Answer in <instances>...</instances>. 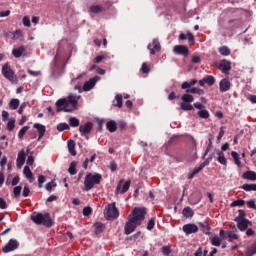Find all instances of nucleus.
I'll return each instance as SVG.
<instances>
[{
  "mask_svg": "<svg viewBox=\"0 0 256 256\" xmlns=\"http://www.w3.org/2000/svg\"><path fill=\"white\" fill-rule=\"evenodd\" d=\"M179 39L182 40V41L188 40V42L191 45H195V36L191 32H188L187 34L181 33L179 35Z\"/></svg>",
  "mask_w": 256,
  "mask_h": 256,
  "instance_id": "19",
  "label": "nucleus"
},
{
  "mask_svg": "<svg viewBox=\"0 0 256 256\" xmlns=\"http://www.w3.org/2000/svg\"><path fill=\"white\" fill-rule=\"evenodd\" d=\"M106 127L110 133H115L117 131V122L110 120L106 123Z\"/></svg>",
  "mask_w": 256,
  "mask_h": 256,
  "instance_id": "24",
  "label": "nucleus"
},
{
  "mask_svg": "<svg viewBox=\"0 0 256 256\" xmlns=\"http://www.w3.org/2000/svg\"><path fill=\"white\" fill-rule=\"evenodd\" d=\"M218 68L220 71H223V73H229V71H231V62L222 60L220 61Z\"/></svg>",
  "mask_w": 256,
  "mask_h": 256,
  "instance_id": "20",
  "label": "nucleus"
},
{
  "mask_svg": "<svg viewBox=\"0 0 256 256\" xmlns=\"http://www.w3.org/2000/svg\"><path fill=\"white\" fill-rule=\"evenodd\" d=\"M162 252L164 255H169V253H171V248L169 246H164Z\"/></svg>",
  "mask_w": 256,
  "mask_h": 256,
  "instance_id": "59",
  "label": "nucleus"
},
{
  "mask_svg": "<svg viewBox=\"0 0 256 256\" xmlns=\"http://www.w3.org/2000/svg\"><path fill=\"white\" fill-rule=\"evenodd\" d=\"M101 179H103V177L99 173H88L84 180L85 191H91L95 185L101 183Z\"/></svg>",
  "mask_w": 256,
  "mask_h": 256,
  "instance_id": "5",
  "label": "nucleus"
},
{
  "mask_svg": "<svg viewBox=\"0 0 256 256\" xmlns=\"http://www.w3.org/2000/svg\"><path fill=\"white\" fill-rule=\"evenodd\" d=\"M242 189H244V191H256V184H244Z\"/></svg>",
  "mask_w": 256,
  "mask_h": 256,
  "instance_id": "42",
  "label": "nucleus"
},
{
  "mask_svg": "<svg viewBox=\"0 0 256 256\" xmlns=\"http://www.w3.org/2000/svg\"><path fill=\"white\" fill-rule=\"evenodd\" d=\"M148 49L151 55H155V53H159L161 51V43H159V40L154 39L152 44L148 45Z\"/></svg>",
  "mask_w": 256,
  "mask_h": 256,
  "instance_id": "12",
  "label": "nucleus"
},
{
  "mask_svg": "<svg viewBox=\"0 0 256 256\" xmlns=\"http://www.w3.org/2000/svg\"><path fill=\"white\" fill-rule=\"evenodd\" d=\"M43 183H45V176L40 175L38 177V187H39V189H41V187H43Z\"/></svg>",
  "mask_w": 256,
  "mask_h": 256,
  "instance_id": "54",
  "label": "nucleus"
},
{
  "mask_svg": "<svg viewBox=\"0 0 256 256\" xmlns=\"http://www.w3.org/2000/svg\"><path fill=\"white\" fill-rule=\"evenodd\" d=\"M242 177L243 179H246L248 181H256V172L252 170H248L243 173Z\"/></svg>",
  "mask_w": 256,
  "mask_h": 256,
  "instance_id": "23",
  "label": "nucleus"
},
{
  "mask_svg": "<svg viewBox=\"0 0 256 256\" xmlns=\"http://www.w3.org/2000/svg\"><path fill=\"white\" fill-rule=\"evenodd\" d=\"M182 215L187 219H189L190 217H193L194 215L193 209H191V207H185L182 211Z\"/></svg>",
  "mask_w": 256,
  "mask_h": 256,
  "instance_id": "33",
  "label": "nucleus"
},
{
  "mask_svg": "<svg viewBox=\"0 0 256 256\" xmlns=\"http://www.w3.org/2000/svg\"><path fill=\"white\" fill-rule=\"evenodd\" d=\"M81 96L70 94L67 98L57 100L56 109L57 111H64L65 113H71L77 109V105Z\"/></svg>",
  "mask_w": 256,
  "mask_h": 256,
  "instance_id": "3",
  "label": "nucleus"
},
{
  "mask_svg": "<svg viewBox=\"0 0 256 256\" xmlns=\"http://www.w3.org/2000/svg\"><path fill=\"white\" fill-rule=\"evenodd\" d=\"M6 129L8 131H13V129H15V119L14 118H11L8 123H7V126H6Z\"/></svg>",
  "mask_w": 256,
  "mask_h": 256,
  "instance_id": "44",
  "label": "nucleus"
},
{
  "mask_svg": "<svg viewBox=\"0 0 256 256\" xmlns=\"http://www.w3.org/2000/svg\"><path fill=\"white\" fill-rule=\"evenodd\" d=\"M147 210L145 208H134L132 213L128 217V221L125 224V233L126 235H131L143 221H145V215Z\"/></svg>",
  "mask_w": 256,
  "mask_h": 256,
  "instance_id": "1",
  "label": "nucleus"
},
{
  "mask_svg": "<svg viewBox=\"0 0 256 256\" xmlns=\"http://www.w3.org/2000/svg\"><path fill=\"white\" fill-rule=\"evenodd\" d=\"M220 91L221 93H227L229 89H231V81H229V78H224L219 83Z\"/></svg>",
  "mask_w": 256,
  "mask_h": 256,
  "instance_id": "16",
  "label": "nucleus"
},
{
  "mask_svg": "<svg viewBox=\"0 0 256 256\" xmlns=\"http://www.w3.org/2000/svg\"><path fill=\"white\" fill-rule=\"evenodd\" d=\"M91 212H92L91 207H85V208L83 209V215H84V217H88V215H91Z\"/></svg>",
  "mask_w": 256,
  "mask_h": 256,
  "instance_id": "56",
  "label": "nucleus"
},
{
  "mask_svg": "<svg viewBox=\"0 0 256 256\" xmlns=\"http://www.w3.org/2000/svg\"><path fill=\"white\" fill-rule=\"evenodd\" d=\"M246 203H247V206L249 207V209H256V205H255L254 200H249Z\"/></svg>",
  "mask_w": 256,
  "mask_h": 256,
  "instance_id": "58",
  "label": "nucleus"
},
{
  "mask_svg": "<svg viewBox=\"0 0 256 256\" xmlns=\"http://www.w3.org/2000/svg\"><path fill=\"white\" fill-rule=\"evenodd\" d=\"M23 53H25V46H20L19 48H14L12 50V54L14 55V57H16V59L21 57Z\"/></svg>",
  "mask_w": 256,
  "mask_h": 256,
  "instance_id": "27",
  "label": "nucleus"
},
{
  "mask_svg": "<svg viewBox=\"0 0 256 256\" xmlns=\"http://www.w3.org/2000/svg\"><path fill=\"white\" fill-rule=\"evenodd\" d=\"M200 87H205V85H208V87H213L215 85V77L212 75L205 76L201 80H199Z\"/></svg>",
  "mask_w": 256,
  "mask_h": 256,
  "instance_id": "11",
  "label": "nucleus"
},
{
  "mask_svg": "<svg viewBox=\"0 0 256 256\" xmlns=\"http://www.w3.org/2000/svg\"><path fill=\"white\" fill-rule=\"evenodd\" d=\"M91 13H102L103 11V6L101 5H92L89 8Z\"/></svg>",
  "mask_w": 256,
  "mask_h": 256,
  "instance_id": "37",
  "label": "nucleus"
},
{
  "mask_svg": "<svg viewBox=\"0 0 256 256\" xmlns=\"http://www.w3.org/2000/svg\"><path fill=\"white\" fill-rule=\"evenodd\" d=\"M256 253V245L246 251V256H253Z\"/></svg>",
  "mask_w": 256,
  "mask_h": 256,
  "instance_id": "52",
  "label": "nucleus"
},
{
  "mask_svg": "<svg viewBox=\"0 0 256 256\" xmlns=\"http://www.w3.org/2000/svg\"><path fill=\"white\" fill-rule=\"evenodd\" d=\"M129 187H131V181L120 180L116 187V193L123 195L129 191Z\"/></svg>",
  "mask_w": 256,
  "mask_h": 256,
  "instance_id": "8",
  "label": "nucleus"
},
{
  "mask_svg": "<svg viewBox=\"0 0 256 256\" xmlns=\"http://www.w3.org/2000/svg\"><path fill=\"white\" fill-rule=\"evenodd\" d=\"M68 151H69L70 155H72L73 157H75V155H77V151L75 150V141H73V140L68 141Z\"/></svg>",
  "mask_w": 256,
  "mask_h": 256,
  "instance_id": "28",
  "label": "nucleus"
},
{
  "mask_svg": "<svg viewBox=\"0 0 256 256\" xmlns=\"http://www.w3.org/2000/svg\"><path fill=\"white\" fill-rule=\"evenodd\" d=\"M113 105L114 107H119V108L123 107V95L117 94L113 101Z\"/></svg>",
  "mask_w": 256,
  "mask_h": 256,
  "instance_id": "26",
  "label": "nucleus"
},
{
  "mask_svg": "<svg viewBox=\"0 0 256 256\" xmlns=\"http://www.w3.org/2000/svg\"><path fill=\"white\" fill-rule=\"evenodd\" d=\"M13 39H15L16 41L19 39H23V31L16 30L15 32H13Z\"/></svg>",
  "mask_w": 256,
  "mask_h": 256,
  "instance_id": "45",
  "label": "nucleus"
},
{
  "mask_svg": "<svg viewBox=\"0 0 256 256\" xmlns=\"http://www.w3.org/2000/svg\"><path fill=\"white\" fill-rule=\"evenodd\" d=\"M200 227H204V233H209L211 228L208 226V224L204 225L203 223H199Z\"/></svg>",
  "mask_w": 256,
  "mask_h": 256,
  "instance_id": "63",
  "label": "nucleus"
},
{
  "mask_svg": "<svg viewBox=\"0 0 256 256\" xmlns=\"http://www.w3.org/2000/svg\"><path fill=\"white\" fill-rule=\"evenodd\" d=\"M9 119V112L3 110L2 111V121H7Z\"/></svg>",
  "mask_w": 256,
  "mask_h": 256,
  "instance_id": "60",
  "label": "nucleus"
},
{
  "mask_svg": "<svg viewBox=\"0 0 256 256\" xmlns=\"http://www.w3.org/2000/svg\"><path fill=\"white\" fill-rule=\"evenodd\" d=\"M29 193H31L29 186H24L23 191H22L23 197H29Z\"/></svg>",
  "mask_w": 256,
  "mask_h": 256,
  "instance_id": "55",
  "label": "nucleus"
},
{
  "mask_svg": "<svg viewBox=\"0 0 256 256\" xmlns=\"http://www.w3.org/2000/svg\"><path fill=\"white\" fill-rule=\"evenodd\" d=\"M192 94L196 95H205V91L201 88L192 87L186 90V93L181 96L180 109L182 111H193V101H195V97Z\"/></svg>",
  "mask_w": 256,
  "mask_h": 256,
  "instance_id": "2",
  "label": "nucleus"
},
{
  "mask_svg": "<svg viewBox=\"0 0 256 256\" xmlns=\"http://www.w3.org/2000/svg\"><path fill=\"white\" fill-rule=\"evenodd\" d=\"M236 223H237V227H238L239 231H247L248 227H251V225H253V223H251V221H249V219L236 220Z\"/></svg>",
  "mask_w": 256,
  "mask_h": 256,
  "instance_id": "15",
  "label": "nucleus"
},
{
  "mask_svg": "<svg viewBox=\"0 0 256 256\" xmlns=\"http://www.w3.org/2000/svg\"><path fill=\"white\" fill-rule=\"evenodd\" d=\"M5 165H7V157H3L0 161V166L2 169H5Z\"/></svg>",
  "mask_w": 256,
  "mask_h": 256,
  "instance_id": "61",
  "label": "nucleus"
},
{
  "mask_svg": "<svg viewBox=\"0 0 256 256\" xmlns=\"http://www.w3.org/2000/svg\"><path fill=\"white\" fill-rule=\"evenodd\" d=\"M210 241L214 247H219L221 245V241H223V238L219 236H213L210 238Z\"/></svg>",
  "mask_w": 256,
  "mask_h": 256,
  "instance_id": "35",
  "label": "nucleus"
},
{
  "mask_svg": "<svg viewBox=\"0 0 256 256\" xmlns=\"http://www.w3.org/2000/svg\"><path fill=\"white\" fill-rule=\"evenodd\" d=\"M101 78L99 76H95L94 78L90 79L89 81L85 82L83 89L84 91H91L94 85L97 84Z\"/></svg>",
  "mask_w": 256,
  "mask_h": 256,
  "instance_id": "18",
  "label": "nucleus"
},
{
  "mask_svg": "<svg viewBox=\"0 0 256 256\" xmlns=\"http://www.w3.org/2000/svg\"><path fill=\"white\" fill-rule=\"evenodd\" d=\"M182 229L186 235H191L192 233H197L199 231V227L195 224H185Z\"/></svg>",
  "mask_w": 256,
  "mask_h": 256,
  "instance_id": "17",
  "label": "nucleus"
},
{
  "mask_svg": "<svg viewBox=\"0 0 256 256\" xmlns=\"http://www.w3.org/2000/svg\"><path fill=\"white\" fill-rule=\"evenodd\" d=\"M9 108L12 111H15L16 109H18L19 108V99H17V98L11 99L9 102Z\"/></svg>",
  "mask_w": 256,
  "mask_h": 256,
  "instance_id": "31",
  "label": "nucleus"
},
{
  "mask_svg": "<svg viewBox=\"0 0 256 256\" xmlns=\"http://www.w3.org/2000/svg\"><path fill=\"white\" fill-rule=\"evenodd\" d=\"M23 190V188L21 186H16L13 189V195L14 197L17 199L19 197H21V191Z\"/></svg>",
  "mask_w": 256,
  "mask_h": 256,
  "instance_id": "41",
  "label": "nucleus"
},
{
  "mask_svg": "<svg viewBox=\"0 0 256 256\" xmlns=\"http://www.w3.org/2000/svg\"><path fill=\"white\" fill-rule=\"evenodd\" d=\"M34 129H37V131L39 133L38 141H41V139H43V137L45 135V131H47V129L45 128V125L35 123L34 124Z\"/></svg>",
  "mask_w": 256,
  "mask_h": 256,
  "instance_id": "21",
  "label": "nucleus"
},
{
  "mask_svg": "<svg viewBox=\"0 0 256 256\" xmlns=\"http://www.w3.org/2000/svg\"><path fill=\"white\" fill-rule=\"evenodd\" d=\"M31 220L33 223H36V225H44V227H52L53 226V220L51 219V215L49 213H38L33 212L31 214Z\"/></svg>",
  "mask_w": 256,
  "mask_h": 256,
  "instance_id": "4",
  "label": "nucleus"
},
{
  "mask_svg": "<svg viewBox=\"0 0 256 256\" xmlns=\"http://www.w3.org/2000/svg\"><path fill=\"white\" fill-rule=\"evenodd\" d=\"M173 53L187 57L189 55V48L186 45H176L173 47Z\"/></svg>",
  "mask_w": 256,
  "mask_h": 256,
  "instance_id": "10",
  "label": "nucleus"
},
{
  "mask_svg": "<svg viewBox=\"0 0 256 256\" xmlns=\"http://www.w3.org/2000/svg\"><path fill=\"white\" fill-rule=\"evenodd\" d=\"M198 115L201 119H209V111L205 109L199 110Z\"/></svg>",
  "mask_w": 256,
  "mask_h": 256,
  "instance_id": "39",
  "label": "nucleus"
},
{
  "mask_svg": "<svg viewBox=\"0 0 256 256\" xmlns=\"http://www.w3.org/2000/svg\"><path fill=\"white\" fill-rule=\"evenodd\" d=\"M104 217L108 219V221L117 219L119 217V210L117 209V206L115 205V202L112 204H109L105 209H104Z\"/></svg>",
  "mask_w": 256,
  "mask_h": 256,
  "instance_id": "6",
  "label": "nucleus"
},
{
  "mask_svg": "<svg viewBox=\"0 0 256 256\" xmlns=\"http://www.w3.org/2000/svg\"><path fill=\"white\" fill-rule=\"evenodd\" d=\"M239 239V236L233 232H228V241L231 243Z\"/></svg>",
  "mask_w": 256,
  "mask_h": 256,
  "instance_id": "47",
  "label": "nucleus"
},
{
  "mask_svg": "<svg viewBox=\"0 0 256 256\" xmlns=\"http://www.w3.org/2000/svg\"><path fill=\"white\" fill-rule=\"evenodd\" d=\"M26 157H27V154L25 153V150H21L18 153L17 160H16V167H18V169H21L23 165H25Z\"/></svg>",
  "mask_w": 256,
  "mask_h": 256,
  "instance_id": "14",
  "label": "nucleus"
},
{
  "mask_svg": "<svg viewBox=\"0 0 256 256\" xmlns=\"http://www.w3.org/2000/svg\"><path fill=\"white\" fill-rule=\"evenodd\" d=\"M15 249H19V241L16 239H10L8 243L3 247V253H11V251H15Z\"/></svg>",
  "mask_w": 256,
  "mask_h": 256,
  "instance_id": "9",
  "label": "nucleus"
},
{
  "mask_svg": "<svg viewBox=\"0 0 256 256\" xmlns=\"http://www.w3.org/2000/svg\"><path fill=\"white\" fill-rule=\"evenodd\" d=\"M141 71L142 73H149V71H151V68L149 67V65H147V63L144 62L142 64Z\"/></svg>",
  "mask_w": 256,
  "mask_h": 256,
  "instance_id": "53",
  "label": "nucleus"
},
{
  "mask_svg": "<svg viewBox=\"0 0 256 256\" xmlns=\"http://www.w3.org/2000/svg\"><path fill=\"white\" fill-rule=\"evenodd\" d=\"M110 170L112 172L117 171V163H115L114 161L110 163Z\"/></svg>",
  "mask_w": 256,
  "mask_h": 256,
  "instance_id": "64",
  "label": "nucleus"
},
{
  "mask_svg": "<svg viewBox=\"0 0 256 256\" xmlns=\"http://www.w3.org/2000/svg\"><path fill=\"white\" fill-rule=\"evenodd\" d=\"M192 63H201V57L194 55L191 59Z\"/></svg>",
  "mask_w": 256,
  "mask_h": 256,
  "instance_id": "62",
  "label": "nucleus"
},
{
  "mask_svg": "<svg viewBox=\"0 0 256 256\" xmlns=\"http://www.w3.org/2000/svg\"><path fill=\"white\" fill-rule=\"evenodd\" d=\"M243 205H245V201L241 199L235 200L230 204L231 207H243Z\"/></svg>",
  "mask_w": 256,
  "mask_h": 256,
  "instance_id": "43",
  "label": "nucleus"
},
{
  "mask_svg": "<svg viewBox=\"0 0 256 256\" xmlns=\"http://www.w3.org/2000/svg\"><path fill=\"white\" fill-rule=\"evenodd\" d=\"M68 172L70 173V175H77V162L76 161L71 162Z\"/></svg>",
  "mask_w": 256,
  "mask_h": 256,
  "instance_id": "36",
  "label": "nucleus"
},
{
  "mask_svg": "<svg viewBox=\"0 0 256 256\" xmlns=\"http://www.w3.org/2000/svg\"><path fill=\"white\" fill-rule=\"evenodd\" d=\"M245 218V212L243 210L238 211V216L234 219V221H243L246 220Z\"/></svg>",
  "mask_w": 256,
  "mask_h": 256,
  "instance_id": "46",
  "label": "nucleus"
},
{
  "mask_svg": "<svg viewBox=\"0 0 256 256\" xmlns=\"http://www.w3.org/2000/svg\"><path fill=\"white\" fill-rule=\"evenodd\" d=\"M57 129L59 131H65V130L69 129V124H67V123H60V124L57 125Z\"/></svg>",
  "mask_w": 256,
  "mask_h": 256,
  "instance_id": "49",
  "label": "nucleus"
},
{
  "mask_svg": "<svg viewBox=\"0 0 256 256\" xmlns=\"http://www.w3.org/2000/svg\"><path fill=\"white\" fill-rule=\"evenodd\" d=\"M27 131H29V126L22 127L18 133V139H23V137H25V133H27Z\"/></svg>",
  "mask_w": 256,
  "mask_h": 256,
  "instance_id": "40",
  "label": "nucleus"
},
{
  "mask_svg": "<svg viewBox=\"0 0 256 256\" xmlns=\"http://www.w3.org/2000/svg\"><path fill=\"white\" fill-rule=\"evenodd\" d=\"M155 227V218H151L147 224L148 231H152V229Z\"/></svg>",
  "mask_w": 256,
  "mask_h": 256,
  "instance_id": "51",
  "label": "nucleus"
},
{
  "mask_svg": "<svg viewBox=\"0 0 256 256\" xmlns=\"http://www.w3.org/2000/svg\"><path fill=\"white\" fill-rule=\"evenodd\" d=\"M92 129H93V123L91 122H87L79 127V131L82 137H85V135H89Z\"/></svg>",
  "mask_w": 256,
  "mask_h": 256,
  "instance_id": "13",
  "label": "nucleus"
},
{
  "mask_svg": "<svg viewBox=\"0 0 256 256\" xmlns=\"http://www.w3.org/2000/svg\"><path fill=\"white\" fill-rule=\"evenodd\" d=\"M79 119H77L76 117H70L69 119V125L70 127H79Z\"/></svg>",
  "mask_w": 256,
  "mask_h": 256,
  "instance_id": "38",
  "label": "nucleus"
},
{
  "mask_svg": "<svg viewBox=\"0 0 256 256\" xmlns=\"http://www.w3.org/2000/svg\"><path fill=\"white\" fill-rule=\"evenodd\" d=\"M94 229H95L96 235H101V233H103V231H105V225L103 223L96 222L94 224Z\"/></svg>",
  "mask_w": 256,
  "mask_h": 256,
  "instance_id": "25",
  "label": "nucleus"
},
{
  "mask_svg": "<svg viewBox=\"0 0 256 256\" xmlns=\"http://www.w3.org/2000/svg\"><path fill=\"white\" fill-rule=\"evenodd\" d=\"M231 155L235 165H237V167H241V158L239 157V153L232 151Z\"/></svg>",
  "mask_w": 256,
  "mask_h": 256,
  "instance_id": "34",
  "label": "nucleus"
},
{
  "mask_svg": "<svg viewBox=\"0 0 256 256\" xmlns=\"http://www.w3.org/2000/svg\"><path fill=\"white\" fill-rule=\"evenodd\" d=\"M220 55H223V57H229L231 55V50L227 46H222L218 49Z\"/></svg>",
  "mask_w": 256,
  "mask_h": 256,
  "instance_id": "30",
  "label": "nucleus"
},
{
  "mask_svg": "<svg viewBox=\"0 0 256 256\" xmlns=\"http://www.w3.org/2000/svg\"><path fill=\"white\" fill-rule=\"evenodd\" d=\"M2 75L3 77H5V79L10 81V83H17V78L15 77V71L11 69V66L9 65V63H6L3 65Z\"/></svg>",
  "mask_w": 256,
  "mask_h": 256,
  "instance_id": "7",
  "label": "nucleus"
},
{
  "mask_svg": "<svg viewBox=\"0 0 256 256\" xmlns=\"http://www.w3.org/2000/svg\"><path fill=\"white\" fill-rule=\"evenodd\" d=\"M53 187H57V182H55V180H52L46 184V191H51Z\"/></svg>",
  "mask_w": 256,
  "mask_h": 256,
  "instance_id": "48",
  "label": "nucleus"
},
{
  "mask_svg": "<svg viewBox=\"0 0 256 256\" xmlns=\"http://www.w3.org/2000/svg\"><path fill=\"white\" fill-rule=\"evenodd\" d=\"M197 83V79H192L190 80V82H183L181 85V89H191V87H193V85H195Z\"/></svg>",
  "mask_w": 256,
  "mask_h": 256,
  "instance_id": "32",
  "label": "nucleus"
},
{
  "mask_svg": "<svg viewBox=\"0 0 256 256\" xmlns=\"http://www.w3.org/2000/svg\"><path fill=\"white\" fill-rule=\"evenodd\" d=\"M217 155V161L220 162L221 165H227V158H225V153L218 151Z\"/></svg>",
  "mask_w": 256,
  "mask_h": 256,
  "instance_id": "29",
  "label": "nucleus"
},
{
  "mask_svg": "<svg viewBox=\"0 0 256 256\" xmlns=\"http://www.w3.org/2000/svg\"><path fill=\"white\" fill-rule=\"evenodd\" d=\"M23 175L26 177V179L29 180L30 183H33V181H35V177H33V172L31 171L29 166L24 167Z\"/></svg>",
  "mask_w": 256,
  "mask_h": 256,
  "instance_id": "22",
  "label": "nucleus"
},
{
  "mask_svg": "<svg viewBox=\"0 0 256 256\" xmlns=\"http://www.w3.org/2000/svg\"><path fill=\"white\" fill-rule=\"evenodd\" d=\"M25 107H27V102H24L21 104V106L18 109L19 115H23V111H25Z\"/></svg>",
  "mask_w": 256,
  "mask_h": 256,
  "instance_id": "57",
  "label": "nucleus"
},
{
  "mask_svg": "<svg viewBox=\"0 0 256 256\" xmlns=\"http://www.w3.org/2000/svg\"><path fill=\"white\" fill-rule=\"evenodd\" d=\"M22 23L25 27H31V19L28 16L23 17Z\"/></svg>",
  "mask_w": 256,
  "mask_h": 256,
  "instance_id": "50",
  "label": "nucleus"
}]
</instances>
